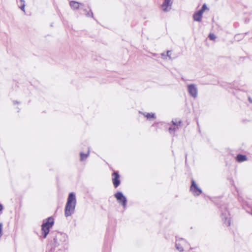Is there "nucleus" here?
Listing matches in <instances>:
<instances>
[{"label":"nucleus","mask_w":252,"mask_h":252,"mask_svg":"<svg viewBox=\"0 0 252 252\" xmlns=\"http://www.w3.org/2000/svg\"><path fill=\"white\" fill-rule=\"evenodd\" d=\"M76 203V200L75 194L73 192L70 193L65 207L64 215L66 217L70 216L74 213Z\"/></svg>","instance_id":"obj_1"},{"label":"nucleus","mask_w":252,"mask_h":252,"mask_svg":"<svg viewBox=\"0 0 252 252\" xmlns=\"http://www.w3.org/2000/svg\"><path fill=\"white\" fill-rule=\"evenodd\" d=\"M50 245L54 247L63 245L66 241L67 236L64 233L57 232L51 233Z\"/></svg>","instance_id":"obj_2"},{"label":"nucleus","mask_w":252,"mask_h":252,"mask_svg":"<svg viewBox=\"0 0 252 252\" xmlns=\"http://www.w3.org/2000/svg\"><path fill=\"white\" fill-rule=\"evenodd\" d=\"M114 196L118 202L121 204L123 208L125 209L126 206L127 199L123 193L121 191H118L114 194Z\"/></svg>","instance_id":"obj_3"},{"label":"nucleus","mask_w":252,"mask_h":252,"mask_svg":"<svg viewBox=\"0 0 252 252\" xmlns=\"http://www.w3.org/2000/svg\"><path fill=\"white\" fill-rule=\"evenodd\" d=\"M190 190L194 195L198 196L202 193V190L199 188L194 180H191V185L190 187Z\"/></svg>","instance_id":"obj_4"},{"label":"nucleus","mask_w":252,"mask_h":252,"mask_svg":"<svg viewBox=\"0 0 252 252\" xmlns=\"http://www.w3.org/2000/svg\"><path fill=\"white\" fill-rule=\"evenodd\" d=\"M112 176L113 177L112 178V182L113 185L115 188H117L121 183V181L120 180V176L119 175V172L117 171H114L112 174Z\"/></svg>","instance_id":"obj_5"},{"label":"nucleus","mask_w":252,"mask_h":252,"mask_svg":"<svg viewBox=\"0 0 252 252\" xmlns=\"http://www.w3.org/2000/svg\"><path fill=\"white\" fill-rule=\"evenodd\" d=\"M173 3V0H163L161 5L162 10L164 12L169 11L171 9V6Z\"/></svg>","instance_id":"obj_6"},{"label":"nucleus","mask_w":252,"mask_h":252,"mask_svg":"<svg viewBox=\"0 0 252 252\" xmlns=\"http://www.w3.org/2000/svg\"><path fill=\"white\" fill-rule=\"evenodd\" d=\"M229 214L227 210H226L224 212L221 213V217L222 221H223V223L225 224V225L227 226H230L231 223H230V218L229 217Z\"/></svg>","instance_id":"obj_7"},{"label":"nucleus","mask_w":252,"mask_h":252,"mask_svg":"<svg viewBox=\"0 0 252 252\" xmlns=\"http://www.w3.org/2000/svg\"><path fill=\"white\" fill-rule=\"evenodd\" d=\"M188 90L189 94L193 98L197 96V89L194 84H190L188 86Z\"/></svg>","instance_id":"obj_8"},{"label":"nucleus","mask_w":252,"mask_h":252,"mask_svg":"<svg viewBox=\"0 0 252 252\" xmlns=\"http://www.w3.org/2000/svg\"><path fill=\"white\" fill-rule=\"evenodd\" d=\"M54 219L52 217H50L43 221L41 227H48L49 228H51L54 225Z\"/></svg>","instance_id":"obj_9"},{"label":"nucleus","mask_w":252,"mask_h":252,"mask_svg":"<svg viewBox=\"0 0 252 252\" xmlns=\"http://www.w3.org/2000/svg\"><path fill=\"white\" fill-rule=\"evenodd\" d=\"M69 5L72 9L75 10L78 9L80 6L83 5V4L76 1H71L69 2Z\"/></svg>","instance_id":"obj_10"},{"label":"nucleus","mask_w":252,"mask_h":252,"mask_svg":"<svg viewBox=\"0 0 252 252\" xmlns=\"http://www.w3.org/2000/svg\"><path fill=\"white\" fill-rule=\"evenodd\" d=\"M203 13L198 10L195 12L193 15V20L195 21L200 22L201 21L202 18Z\"/></svg>","instance_id":"obj_11"},{"label":"nucleus","mask_w":252,"mask_h":252,"mask_svg":"<svg viewBox=\"0 0 252 252\" xmlns=\"http://www.w3.org/2000/svg\"><path fill=\"white\" fill-rule=\"evenodd\" d=\"M236 160L239 162H242L246 161L248 159L246 156L241 154H238L236 157Z\"/></svg>","instance_id":"obj_12"},{"label":"nucleus","mask_w":252,"mask_h":252,"mask_svg":"<svg viewBox=\"0 0 252 252\" xmlns=\"http://www.w3.org/2000/svg\"><path fill=\"white\" fill-rule=\"evenodd\" d=\"M49 226L48 227H41V231L44 238H46L47 235L49 233Z\"/></svg>","instance_id":"obj_13"},{"label":"nucleus","mask_w":252,"mask_h":252,"mask_svg":"<svg viewBox=\"0 0 252 252\" xmlns=\"http://www.w3.org/2000/svg\"><path fill=\"white\" fill-rule=\"evenodd\" d=\"M90 154V150H88V151L87 154H84L82 152L80 153V160L83 161L85 160L89 156Z\"/></svg>","instance_id":"obj_14"},{"label":"nucleus","mask_w":252,"mask_h":252,"mask_svg":"<svg viewBox=\"0 0 252 252\" xmlns=\"http://www.w3.org/2000/svg\"><path fill=\"white\" fill-rule=\"evenodd\" d=\"M179 240L176 239V242L175 244L176 248L180 252H183L184 251L183 248L181 246V244H180L178 241Z\"/></svg>","instance_id":"obj_15"},{"label":"nucleus","mask_w":252,"mask_h":252,"mask_svg":"<svg viewBox=\"0 0 252 252\" xmlns=\"http://www.w3.org/2000/svg\"><path fill=\"white\" fill-rule=\"evenodd\" d=\"M144 115L148 119L155 118V115L154 113H147L146 114H144Z\"/></svg>","instance_id":"obj_16"},{"label":"nucleus","mask_w":252,"mask_h":252,"mask_svg":"<svg viewBox=\"0 0 252 252\" xmlns=\"http://www.w3.org/2000/svg\"><path fill=\"white\" fill-rule=\"evenodd\" d=\"M178 129L177 126L175 127L174 126V127H170L169 128V131L171 134H173Z\"/></svg>","instance_id":"obj_17"},{"label":"nucleus","mask_w":252,"mask_h":252,"mask_svg":"<svg viewBox=\"0 0 252 252\" xmlns=\"http://www.w3.org/2000/svg\"><path fill=\"white\" fill-rule=\"evenodd\" d=\"M86 16L94 18V14L91 9H90V11L87 12Z\"/></svg>","instance_id":"obj_18"},{"label":"nucleus","mask_w":252,"mask_h":252,"mask_svg":"<svg viewBox=\"0 0 252 252\" xmlns=\"http://www.w3.org/2000/svg\"><path fill=\"white\" fill-rule=\"evenodd\" d=\"M172 123L174 126H178L180 125L181 123H182V121L180 120L178 122H175L174 120H172Z\"/></svg>","instance_id":"obj_19"},{"label":"nucleus","mask_w":252,"mask_h":252,"mask_svg":"<svg viewBox=\"0 0 252 252\" xmlns=\"http://www.w3.org/2000/svg\"><path fill=\"white\" fill-rule=\"evenodd\" d=\"M20 1L22 2V4L21 5L20 8L22 11H25V1L24 0H20Z\"/></svg>","instance_id":"obj_20"},{"label":"nucleus","mask_w":252,"mask_h":252,"mask_svg":"<svg viewBox=\"0 0 252 252\" xmlns=\"http://www.w3.org/2000/svg\"><path fill=\"white\" fill-rule=\"evenodd\" d=\"M207 9V5L206 4H204L201 8L199 10L200 11H201V12H202L203 13L204 11Z\"/></svg>","instance_id":"obj_21"},{"label":"nucleus","mask_w":252,"mask_h":252,"mask_svg":"<svg viewBox=\"0 0 252 252\" xmlns=\"http://www.w3.org/2000/svg\"><path fill=\"white\" fill-rule=\"evenodd\" d=\"M209 38L210 40H213L216 38V36H215V35L214 34L210 33L209 35Z\"/></svg>","instance_id":"obj_22"},{"label":"nucleus","mask_w":252,"mask_h":252,"mask_svg":"<svg viewBox=\"0 0 252 252\" xmlns=\"http://www.w3.org/2000/svg\"><path fill=\"white\" fill-rule=\"evenodd\" d=\"M2 223L1 222H0V237H1L2 235Z\"/></svg>","instance_id":"obj_23"},{"label":"nucleus","mask_w":252,"mask_h":252,"mask_svg":"<svg viewBox=\"0 0 252 252\" xmlns=\"http://www.w3.org/2000/svg\"><path fill=\"white\" fill-rule=\"evenodd\" d=\"M170 51H168L167 52V56L170 59L171 58V54H170Z\"/></svg>","instance_id":"obj_24"},{"label":"nucleus","mask_w":252,"mask_h":252,"mask_svg":"<svg viewBox=\"0 0 252 252\" xmlns=\"http://www.w3.org/2000/svg\"><path fill=\"white\" fill-rule=\"evenodd\" d=\"M2 209H3L2 205L1 204H0V211H1L2 210Z\"/></svg>","instance_id":"obj_25"},{"label":"nucleus","mask_w":252,"mask_h":252,"mask_svg":"<svg viewBox=\"0 0 252 252\" xmlns=\"http://www.w3.org/2000/svg\"><path fill=\"white\" fill-rule=\"evenodd\" d=\"M13 103H14V104L18 103V102L16 101H14Z\"/></svg>","instance_id":"obj_26"},{"label":"nucleus","mask_w":252,"mask_h":252,"mask_svg":"<svg viewBox=\"0 0 252 252\" xmlns=\"http://www.w3.org/2000/svg\"><path fill=\"white\" fill-rule=\"evenodd\" d=\"M180 239H181L182 241H183V242H185V240L184 239H182V238H181Z\"/></svg>","instance_id":"obj_27"},{"label":"nucleus","mask_w":252,"mask_h":252,"mask_svg":"<svg viewBox=\"0 0 252 252\" xmlns=\"http://www.w3.org/2000/svg\"><path fill=\"white\" fill-rule=\"evenodd\" d=\"M249 101L251 102H252V100L250 99V98H249Z\"/></svg>","instance_id":"obj_28"},{"label":"nucleus","mask_w":252,"mask_h":252,"mask_svg":"<svg viewBox=\"0 0 252 252\" xmlns=\"http://www.w3.org/2000/svg\"><path fill=\"white\" fill-rule=\"evenodd\" d=\"M239 35H237L235 36V38H237V37L239 36Z\"/></svg>","instance_id":"obj_29"},{"label":"nucleus","mask_w":252,"mask_h":252,"mask_svg":"<svg viewBox=\"0 0 252 252\" xmlns=\"http://www.w3.org/2000/svg\"><path fill=\"white\" fill-rule=\"evenodd\" d=\"M84 11H85V12H87V10L86 9H84Z\"/></svg>","instance_id":"obj_30"}]
</instances>
